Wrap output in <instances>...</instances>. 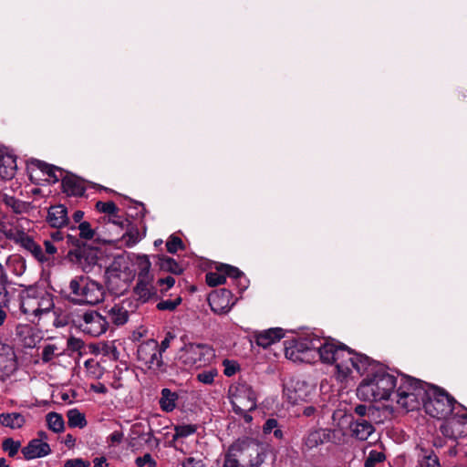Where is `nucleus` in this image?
<instances>
[{
    "mask_svg": "<svg viewBox=\"0 0 467 467\" xmlns=\"http://www.w3.org/2000/svg\"><path fill=\"white\" fill-rule=\"evenodd\" d=\"M369 358L368 356L357 352L335 338L324 337L320 361L324 364L334 365L337 378L340 379H345L353 368L363 375L364 368L369 366Z\"/></svg>",
    "mask_w": 467,
    "mask_h": 467,
    "instance_id": "nucleus-1",
    "label": "nucleus"
},
{
    "mask_svg": "<svg viewBox=\"0 0 467 467\" xmlns=\"http://www.w3.org/2000/svg\"><path fill=\"white\" fill-rule=\"evenodd\" d=\"M366 377L357 389L359 399L369 401L388 400L395 395L397 378L381 363L369 358V366L364 368Z\"/></svg>",
    "mask_w": 467,
    "mask_h": 467,
    "instance_id": "nucleus-2",
    "label": "nucleus"
},
{
    "mask_svg": "<svg viewBox=\"0 0 467 467\" xmlns=\"http://www.w3.org/2000/svg\"><path fill=\"white\" fill-rule=\"evenodd\" d=\"M51 242L57 245H65L67 254L63 258L79 267L84 273H89L102 257V251L98 246L87 244L76 235L56 229L50 233Z\"/></svg>",
    "mask_w": 467,
    "mask_h": 467,
    "instance_id": "nucleus-3",
    "label": "nucleus"
},
{
    "mask_svg": "<svg viewBox=\"0 0 467 467\" xmlns=\"http://www.w3.org/2000/svg\"><path fill=\"white\" fill-rule=\"evenodd\" d=\"M60 294L74 305H97L104 300L105 289L101 284L87 275H76Z\"/></svg>",
    "mask_w": 467,
    "mask_h": 467,
    "instance_id": "nucleus-4",
    "label": "nucleus"
},
{
    "mask_svg": "<svg viewBox=\"0 0 467 467\" xmlns=\"http://www.w3.org/2000/svg\"><path fill=\"white\" fill-rule=\"evenodd\" d=\"M400 376V384L395 391L396 402L407 411L424 407L430 384L403 373Z\"/></svg>",
    "mask_w": 467,
    "mask_h": 467,
    "instance_id": "nucleus-5",
    "label": "nucleus"
},
{
    "mask_svg": "<svg viewBox=\"0 0 467 467\" xmlns=\"http://www.w3.org/2000/svg\"><path fill=\"white\" fill-rule=\"evenodd\" d=\"M324 338L313 333L285 341V356L295 362L314 363L320 360Z\"/></svg>",
    "mask_w": 467,
    "mask_h": 467,
    "instance_id": "nucleus-6",
    "label": "nucleus"
},
{
    "mask_svg": "<svg viewBox=\"0 0 467 467\" xmlns=\"http://www.w3.org/2000/svg\"><path fill=\"white\" fill-rule=\"evenodd\" d=\"M226 454L236 467H260L266 457L264 447L250 438L235 441Z\"/></svg>",
    "mask_w": 467,
    "mask_h": 467,
    "instance_id": "nucleus-7",
    "label": "nucleus"
},
{
    "mask_svg": "<svg viewBox=\"0 0 467 467\" xmlns=\"http://www.w3.org/2000/svg\"><path fill=\"white\" fill-rule=\"evenodd\" d=\"M428 394L423 407L427 414L432 418L444 419L452 413L457 401L445 389L430 384Z\"/></svg>",
    "mask_w": 467,
    "mask_h": 467,
    "instance_id": "nucleus-8",
    "label": "nucleus"
},
{
    "mask_svg": "<svg viewBox=\"0 0 467 467\" xmlns=\"http://www.w3.org/2000/svg\"><path fill=\"white\" fill-rule=\"evenodd\" d=\"M180 360L188 367H202L214 357L212 347L202 343L184 344L180 349Z\"/></svg>",
    "mask_w": 467,
    "mask_h": 467,
    "instance_id": "nucleus-9",
    "label": "nucleus"
},
{
    "mask_svg": "<svg viewBox=\"0 0 467 467\" xmlns=\"http://www.w3.org/2000/svg\"><path fill=\"white\" fill-rule=\"evenodd\" d=\"M72 322L76 327L91 337H99L106 332L109 325L106 317L95 310L77 315Z\"/></svg>",
    "mask_w": 467,
    "mask_h": 467,
    "instance_id": "nucleus-10",
    "label": "nucleus"
},
{
    "mask_svg": "<svg viewBox=\"0 0 467 467\" xmlns=\"http://www.w3.org/2000/svg\"><path fill=\"white\" fill-rule=\"evenodd\" d=\"M137 358L150 369H161L164 365L162 356L158 353V342L155 339H148L140 343L137 349Z\"/></svg>",
    "mask_w": 467,
    "mask_h": 467,
    "instance_id": "nucleus-11",
    "label": "nucleus"
},
{
    "mask_svg": "<svg viewBox=\"0 0 467 467\" xmlns=\"http://www.w3.org/2000/svg\"><path fill=\"white\" fill-rule=\"evenodd\" d=\"M232 401H236L242 407H249V409H256L257 397L256 393L250 384L240 379L229 389Z\"/></svg>",
    "mask_w": 467,
    "mask_h": 467,
    "instance_id": "nucleus-12",
    "label": "nucleus"
},
{
    "mask_svg": "<svg viewBox=\"0 0 467 467\" xmlns=\"http://www.w3.org/2000/svg\"><path fill=\"white\" fill-rule=\"evenodd\" d=\"M207 300L212 311L218 315L228 313L235 304L231 290L226 288L210 293Z\"/></svg>",
    "mask_w": 467,
    "mask_h": 467,
    "instance_id": "nucleus-13",
    "label": "nucleus"
},
{
    "mask_svg": "<svg viewBox=\"0 0 467 467\" xmlns=\"http://www.w3.org/2000/svg\"><path fill=\"white\" fill-rule=\"evenodd\" d=\"M61 188L67 196L82 197L86 192L84 181L68 171L61 179Z\"/></svg>",
    "mask_w": 467,
    "mask_h": 467,
    "instance_id": "nucleus-14",
    "label": "nucleus"
},
{
    "mask_svg": "<svg viewBox=\"0 0 467 467\" xmlns=\"http://www.w3.org/2000/svg\"><path fill=\"white\" fill-rule=\"evenodd\" d=\"M47 223L53 228L61 229L70 223L67 208L64 204L51 205L46 218Z\"/></svg>",
    "mask_w": 467,
    "mask_h": 467,
    "instance_id": "nucleus-15",
    "label": "nucleus"
},
{
    "mask_svg": "<svg viewBox=\"0 0 467 467\" xmlns=\"http://www.w3.org/2000/svg\"><path fill=\"white\" fill-rule=\"evenodd\" d=\"M51 451L50 445L40 439H32L21 449V452L26 461L47 456Z\"/></svg>",
    "mask_w": 467,
    "mask_h": 467,
    "instance_id": "nucleus-16",
    "label": "nucleus"
},
{
    "mask_svg": "<svg viewBox=\"0 0 467 467\" xmlns=\"http://www.w3.org/2000/svg\"><path fill=\"white\" fill-rule=\"evenodd\" d=\"M17 368V361L15 351L7 344L0 343V372L3 375L9 376Z\"/></svg>",
    "mask_w": 467,
    "mask_h": 467,
    "instance_id": "nucleus-17",
    "label": "nucleus"
},
{
    "mask_svg": "<svg viewBox=\"0 0 467 467\" xmlns=\"http://www.w3.org/2000/svg\"><path fill=\"white\" fill-rule=\"evenodd\" d=\"M121 272L116 263L111 264L105 270V283L107 288L113 294H121L126 289V284L121 283Z\"/></svg>",
    "mask_w": 467,
    "mask_h": 467,
    "instance_id": "nucleus-18",
    "label": "nucleus"
},
{
    "mask_svg": "<svg viewBox=\"0 0 467 467\" xmlns=\"http://www.w3.org/2000/svg\"><path fill=\"white\" fill-rule=\"evenodd\" d=\"M307 388L305 381L297 379H290L284 384V394L287 400L292 403H296L298 400H303L306 397Z\"/></svg>",
    "mask_w": 467,
    "mask_h": 467,
    "instance_id": "nucleus-19",
    "label": "nucleus"
},
{
    "mask_svg": "<svg viewBox=\"0 0 467 467\" xmlns=\"http://www.w3.org/2000/svg\"><path fill=\"white\" fill-rule=\"evenodd\" d=\"M43 244L45 248L43 254L46 258L48 259V261L45 263L47 266H55L57 263L65 260L63 258V255L67 254V247L65 245L55 244L54 242H51L49 239L45 240Z\"/></svg>",
    "mask_w": 467,
    "mask_h": 467,
    "instance_id": "nucleus-20",
    "label": "nucleus"
},
{
    "mask_svg": "<svg viewBox=\"0 0 467 467\" xmlns=\"http://www.w3.org/2000/svg\"><path fill=\"white\" fill-rule=\"evenodd\" d=\"M285 337V331L281 327H272L254 335L255 343L264 348L270 347L272 344L279 341Z\"/></svg>",
    "mask_w": 467,
    "mask_h": 467,
    "instance_id": "nucleus-21",
    "label": "nucleus"
},
{
    "mask_svg": "<svg viewBox=\"0 0 467 467\" xmlns=\"http://www.w3.org/2000/svg\"><path fill=\"white\" fill-rule=\"evenodd\" d=\"M332 431L328 429L310 431L303 440L304 446L307 450L317 448L318 445L331 441Z\"/></svg>",
    "mask_w": 467,
    "mask_h": 467,
    "instance_id": "nucleus-22",
    "label": "nucleus"
},
{
    "mask_svg": "<svg viewBox=\"0 0 467 467\" xmlns=\"http://www.w3.org/2000/svg\"><path fill=\"white\" fill-rule=\"evenodd\" d=\"M32 164L47 176L46 179L49 183L58 182L66 174V171L53 164L47 163L40 160H34Z\"/></svg>",
    "mask_w": 467,
    "mask_h": 467,
    "instance_id": "nucleus-23",
    "label": "nucleus"
},
{
    "mask_svg": "<svg viewBox=\"0 0 467 467\" xmlns=\"http://www.w3.org/2000/svg\"><path fill=\"white\" fill-rule=\"evenodd\" d=\"M352 436L359 441H366L375 431L369 420L358 419L349 425Z\"/></svg>",
    "mask_w": 467,
    "mask_h": 467,
    "instance_id": "nucleus-24",
    "label": "nucleus"
},
{
    "mask_svg": "<svg viewBox=\"0 0 467 467\" xmlns=\"http://www.w3.org/2000/svg\"><path fill=\"white\" fill-rule=\"evenodd\" d=\"M179 400V394L177 392L171 391L168 388H164L161 391V398L159 400V404L162 411L164 412H171L176 408L177 400Z\"/></svg>",
    "mask_w": 467,
    "mask_h": 467,
    "instance_id": "nucleus-25",
    "label": "nucleus"
},
{
    "mask_svg": "<svg viewBox=\"0 0 467 467\" xmlns=\"http://www.w3.org/2000/svg\"><path fill=\"white\" fill-rule=\"evenodd\" d=\"M16 169V160L13 155L0 151V175L4 179L14 177Z\"/></svg>",
    "mask_w": 467,
    "mask_h": 467,
    "instance_id": "nucleus-26",
    "label": "nucleus"
},
{
    "mask_svg": "<svg viewBox=\"0 0 467 467\" xmlns=\"http://www.w3.org/2000/svg\"><path fill=\"white\" fill-rule=\"evenodd\" d=\"M158 265L161 270L169 272L173 275H181L183 273V267L172 257L161 254L158 255Z\"/></svg>",
    "mask_w": 467,
    "mask_h": 467,
    "instance_id": "nucleus-27",
    "label": "nucleus"
},
{
    "mask_svg": "<svg viewBox=\"0 0 467 467\" xmlns=\"http://www.w3.org/2000/svg\"><path fill=\"white\" fill-rule=\"evenodd\" d=\"M26 422L25 417L18 412L1 413L0 424L10 429H19Z\"/></svg>",
    "mask_w": 467,
    "mask_h": 467,
    "instance_id": "nucleus-28",
    "label": "nucleus"
},
{
    "mask_svg": "<svg viewBox=\"0 0 467 467\" xmlns=\"http://www.w3.org/2000/svg\"><path fill=\"white\" fill-rule=\"evenodd\" d=\"M125 227L127 229L125 234L122 235V240L127 247H132L140 240L139 228L128 220H126Z\"/></svg>",
    "mask_w": 467,
    "mask_h": 467,
    "instance_id": "nucleus-29",
    "label": "nucleus"
},
{
    "mask_svg": "<svg viewBox=\"0 0 467 467\" xmlns=\"http://www.w3.org/2000/svg\"><path fill=\"white\" fill-rule=\"evenodd\" d=\"M110 320L116 326H122L128 322L129 312L121 306L114 305L109 311Z\"/></svg>",
    "mask_w": 467,
    "mask_h": 467,
    "instance_id": "nucleus-30",
    "label": "nucleus"
},
{
    "mask_svg": "<svg viewBox=\"0 0 467 467\" xmlns=\"http://www.w3.org/2000/svg\"><path fill=\"white\" fill-rule=\"evenodd\" d=\"M46 420L47 427L55 433L62 432L65 430V421L61 414L51 411L47 414Z\"/></svg>",
    "mask_w": 467,
    "mask_h": 467,
    "instance_id": "nucleus-31",
    "label": "nucleus"
},
{
    "mask_svg": "<svg viewBox=\"0 0 467 467\" xmlns=\"http://www.w3.org/2000/svg\"><path fill=\"white\" fill-rule=\"evenodd\" d=\"M67 424L70 428L83 429L87 426V420L84 413L78 409H71L67 412Z\"/></svg>",
    "mask_w": 467,
    "mask_h": 467,
    "instance_id": "nucleus-32",
    "label": "nucleus"
},
{
    "mask_svg": "<svg viewBox=\"0 0 467 467\" xmlns=\"http://www.w3.org/2000/svg\"><path fill=\"white\" fill-rule=\"evenodd\" d=\"M153 279L150 278H138L137 284L134 287V293L139 296L140 300L146 303L150 300V290Z\"/></svg>",
    "mask_w": 467,
    "mask_h": 467,
    "instance_id": "nucleus-33",
    "label": "nucleus"
},
{
    "mask_svg": "<svg viewBox=\"0 0 467 467\" xmlns=\"http://www.w3.org/2000/svg\"><path fill=\"white\" fill-rule=\"evenodd\" d=\"M4 203L10 207L15 213L21 214L26 213L28 209L29 203L16 199L14 196L5 195L3 198Z\"/></svg>",
    "mask_w": 467,
    "mask_h": 467,
    "instance_id": "nucleus-34",
    "label": "nucleus"
},
{
    "mask_svg": "<svg viewBox=\"0 0 467 467\" xmlns=\"http://www.w3.org/2000/svg\"><path fill=\"white\" fill-rule=\"evenodd\" d=\"M70 229H78L79 233L76 236L80 240L85 241L87 244H89L88 242L91 241L95 236V231L91 228L90 223L87 221L81 222L78 227L72 225Z\"/></svg>",
    "mask_w": 467,
    "mask_h": 467,
    "instance_id": "nucleus-35",
    "label": "nucleus"
},
{
    "mask_svg": "<svg viewBox=\"0 0 467 467\" xmlns=\"http://www.w3.org/2000/svg\"><path fill=\"white\" fill-rule=\"evenodd\" d=\"M138 266H139V274L138 278H150L153 279V275H150V270L151 264L148 255L142 254L139 255L137 259Z\"/></svg>",
    "mask_w": 467,
    "mask_h": 467,
    "instance_id": "nucleus-36",
    "label": "nucleus"
},
{
    "mask_svg": "<svg viewBox=\"0 0 467 467\" xmlns=\"http://www.w3.org/2000/svg\"><path fill=\"white\" fill-rule=\"evenodd\" d=\"M96 209L99 212L107 214L109 217H118V213L119 212V207L112 201H109V202L99 201L96 203Z\"/></svg>",
    "mask_w": 467,
    "mask_h": 467,
    "instance_id": "nucleus-37",
    "label": "nucleus"
},
{
    "mask_svg": "<svg viewBox=\"0 0 467 467\" xmlns=\"http://www.w3.org/2000/svg\"><path fill=\"white\" fill-rule=\"evenodd\" d=\"M195 424H182L174 427L175 433L173 434V441L181 438H186L194 434L197 431Z\"/></svg>",
    "mask_w": 467,
    "mask_h": 467,
    "instance_id": "nucleus-38",
    "label": "nucleus"
},
{
    "mask_svg": "<svg viewBox=\"0 0 467 467\" xmlns=\"http://www.w3.org/2000/svg\"><path fill=\"white\" fill-rule=\"evenodd\" d=\"M215 268L216 271L223 273L225 278L230 277L234 281L244 275L238 267L227 264H219Z\"/></svg>",
    "mask_w": 467,
    "mask_h": 467,
    "instance_id": "nucleus-39",
    "label": "nucleus"
},
{
    "mask_svg": "<svg viewBox=\"0 0 467 467\" xmlns=\"http://www.w3.org/2000/svg\"><path fill=\"white\" fill-rule=\"evenodd\" d=\"M21 448V441H15L13 438H5L2 441V449L5 452H7L8 456L14 458L19 449Z\"/></svg>",
    "mask_w": 467,
    "mask_h": 467,
    "instance_id": "nucleus-40",
    "label": "nucleus"
},
{
    "mask_svg": "<svg viewBox=\"0 0 467 467\" xmlns=\"http://www.w3.org/2000/svg\"><path fill=\"white\" fill-rule=\"evenodd\" d=\"M182 302V296H178L174 299H166L160 301L156 308L159 311H174Z\"/></svg>",
    "mask_w": 467,
    "mask_h": 467,
    "instance_id": "nucleus-41",
    "label": "nucleus"
},
{
    "mask_svg": "<svg viewBox=\"0 0 467 467\" xmlns=\"http://www.w3.org/2000/svg\"><path fill=\"white\" fill-rule=\"evenodd\" d=\"M385 459L384 452L371 450L365 460L364 467H376L377 463L384 462Z\"/></svg>",
    "mask_w": 467,
    "mask_h": 467,
    "instance_id": "nucleus-42",
    "label": "nucleus"
},
{
    "mask_svg": "<svg viewBox=\"0 0 467 467\" xmlns=\"http://www.w3.org/2000/svg\"><path fill=\"white\" fill-rule=\"evenodd\" d=\"M206 284L211 287H215L226 282L225 275L221 272H209L205 275Z\"/></svg>",
    "mask_w": 467,
    "mask_h": 467,
    "instance_id": "nucleus-43",
    "label": "nucleus"
},
{
    "mask_svg": "<svg viewBox=\"0 0 467 467\" xmlns=\"http://www.w3.org/2000/svg\"><path fill=\"white\" fill-rule=\"evenodd\" d=\"M166 248L170 254H175L178 250H184L185 245L179 236L171 234L166 242Z\"/></svg>",
    "mask_w": 467,
    "mask_h": 467,
    "instance_id": "nucleus-44",
    "label": "nucleus"
},
{
    "mask_svg": "<svg viewBox=\"0 0 467 467\" xmlns=\"http://www.w3.org/2000/svg\"><path fill=\"white\" fill-rule=\"evenodd\" d=\"M233 410L236 415L242 417L245 423H250L253 420V417L248 413L254 409H249V407H242L236 401H231Z\"/></svg>",
    "mask_w": 467,
    "mask_h": 467,
    "instance_id": "nucleus-45",
    "label": "nucleus"
},
{
    "mask_svg": "<svg viewBox=\"0 0 467 467\" xmlns=\"http://www.w3.org/2000/svg\"><path fill=\"white\" fill-rule=\"evenodd\" d=\"M9 263L12 266L13 272L16 275H21L26 271V261L23 257H21V256L14 257L13 259L9 260Z\"/></svg>",
    "mask_w": 467,
    "mask_h": 467,
    "instance_id": "nucleus-46",
    "label": "nucleus"
},
{
    "mask_svg": "<svg viewBox=\"0 0 467 467\" xmlns=\"http://www.w3.org/2000/svg\"><path fill=\"white\" fill-rule=\"evenodd\" d=\"M420 464L421 467H441L439 458L433 451L425 455Z\"/></svg>",
    "mask_w": 467,
    "mask_h": 467,
    "instance_id": "nucleus-47",
    "label": "nucleus"
},
{
    "mask_svg": "<svg viewBox=\"0 0 467 467\" xmlns=\"http://www.w3.org/2000/svg\"><path fill=\"white\" fill-rule=\"evenodd\" d=\"M217 375L215 369L206 370L197 375L198 381L204 384H212L214 381V378Z\"/></svg>",
    "mask_w": 467,
    "mask_h": 467,
    "instance_id": "nucleus-48",
    "label": "nucleus"
},
{
    "mask_svg": "<svg viewBox=\"0 0 467 467\" xmlns=\"http://www.w3.org/2000/svg\"><path fill=\"white\" fill-rule=\"evenodd\" d=\"M138 467H156L157 462L150 453H145L141 457H138L135 461Z\"/></svg>",
    "mask_w": 467,
    "mask_h": 467,
    "instance_id": "nucleus-49",
    "label": "nucleus"
},
{
    "mask_svg": "<svg viewBox=\"0 0 467 467\" xmlns=\"http://www.w3.org/2000/svg\"><path fill=\"white\" fill-rule=\"evenodd\" d=\"M57 349V346L53 344H48L44 347L41 358L44 363L50 362L55 355V351Z\"/></svg>",
    "mask_w": 467,
    "mask_h": 467,
    "instance_id": "nucleus-50",
    "label": "nucleus"
},
{
    "mask_svg": "<svg viewBox=\"0 0 467 467\" xmlns=\"http://www.w3.org/2000/svg\"><path fill=\"white\" fill-rule=\"evenodd\" d=\"M90 462L82 458L68 459L65 462L64 467H89Z\"/></svg>",
    "mask_w": 467,
    "mask_h": 467,
    "instance_id": "nucleus-51",
    "label": "nucleus"
},
{
    "mask_svg": "<svg viewBox=\"0 0 467 467\" xmlns=\"http://www.w3.org/2000/svg\"><path fill=\"white\" fill-rule=\"evenodd\" d=\"M175 338V335L171 332H167L165 335L164 339L161 341V345L158 344V353H161V356H162V353L166 351L167 348H170L171 340Z\"/></svg>",
    "mask_w": 467,
    "mask_h": 467,
    "instance_id": "nucleus-52",
    "label": "nucleus"
},
{
    "mask_svg": "<svg viewBox=\"0 0 467 467\" xmlns=\"http://www.w3.org/2000/svg\"><path fill=\"white\" fill-rule=\"evenodd\" d=\"M29 253H31L35 259L41 264H45L46 262L48 261V259L46 258V256L43 254L42 247L38 244H36Z\"/></svg>",
    "mask_w": 467,
    "mask_h": 467,
    "instance_id": "nucleus-53",
    "label": "nucleus"
},
{
    "mask_svg": "<svg viewBox=\"0 0 467 467\" xmlns=\"http://www.w3.org/2000/svg\"><path fill=\"white\" fill-rule=\"evenodd\" d=\"M182 467H206L201 458L188 457L182 462Z\"/></svg>",
    "mask_w": 467,
    "mask_h": 467,
    "instance_id": "nucleus-54",
    "label": "nucleus"
},
{
    "mask_svg": "<svg viewBox=\"0 0 467 467\" xmlns=\"http://www.w3.org/2000/svg\"><path fill=\"white\" fill-rule=\"evenodd\" d=\"M67 348L71 351H80L84 348V342L74 337H70L67 339Z\"/></svg>",
    "mask_w": 467,
    "mask_h": 467,
    "instance_id": "nucleus-55",
    "label": "nucleus"
},
{
    "mask_svg": "<svg viewBox=\"0 0 467 467\" xmlns=\"http://www.w3.org/2000/svg\"><path fill=\"white\" fill-rule=\"evenodd\" d=\"M278 426H279V423H278L277 420H275L274 418H270V419L266 420L265 422L264 423L263 432L265 434H269V433L273 432V431Z\"/></svg>",
    "mask_w": 467,
    "mask_h": 467,
    "instance_id": "nucleus-56",
    "label": "nucleus"
},
{
    "mask_svg": "<svg viewBox=\"0 0 467 467\" xmlns=\"http://www.w3.org/2000/svg\"><path fill=\"white\" fill-rule=\"evenodd\" d=\"M223 366H224L223 372H224V375H226L227 377H231V376L234 375L239 368L238 365H236L235 363H232L228 359H225L223 361Z\"/></svg>",
    "mask_w": 467,
    "mask_h": 467,
    "instance_id": "nucleus-57",
    "label": "nucleus"
},
{
    "mask_svg": "<svg viewBox=\"0 0 467 467\" xmlns=\"http://www.w3.org/2000/svg\"><path fill=\"white\" fill-rule=\"evenodd\" d=\"M159 285H166L167 287L165 289H161V292L164 294L168 289L171 288L175 284L174 277L169 275L164 278H160L157 282Z\"/></svg>",
    "mask_w": 467,
    "mask_h": 467,
    "instance_id": "nucleus-58",
    "label": "nucleus"
},
{
    "mask_svg": "<svg viewBox=\"0 0 467 467\" xmlns=\"http://www.w3.org/2000/svg\"><path fill=\"white\" fill-rule=\"evenodd\" d=\"M368 411H373V407L367 406L364 404H358L354 408V412L359 417H364L368 414Z\"/></svg>",
    "mask_w": 467,
    "mask_h": 467,
    "instance_id": "nucleus-59",
    "label": "nucleus"
},
{
    "mask_svg": "<svg viewBox=\"0 0 467 467\" xmlns=\"http://www.w3.org/2000/svg\"><path fill=\"white\" fill-rule=\"evenodd\" d=\"M22 241V244H20L24 249H26V251L30 252V250H32V248L34 247V245L36 244L33 237L28 235L26 237L24 238V240H21Z\"/></svg>",
    "mask_w": 467,
    "mask_h": 467,
    "instance_id": "nucleus-60",
    "label": "nucleus"
},
{
    "mask_svg": "<svg viewBox=\"0 0 467 467\" xmlns=\"http://www.w3.org/2000/svg\"><path fill=\"white\" fill-rule=\"evenodd\" d=\"M212 467H236V465L235 462H232V460L225 453L223 462H216L215 465Z\"/></svg>",
    "mask_w": 467,
    "mask_h": 467,
    "instance_id": "nucleus-61",
    "label": "nucleus"
},
{
    "mask_svg": "<svg viewBox=\"0 0 467 467\" xmlns=\"http://www.w3.org/2000/svg\"><path fill=\"white\" fill-rule=\"evenodd\" d=\"M123 439V433L119 431H113L109 436V440L111 442V444H119L121 442Z\"/></svg>",
    "mask_w": 467,
    "mask_h": 467,
    "instance_id": "nucleus-62",
    "label": "nucleus"
},
{
    "mask_svg": "<svg viewBox=\"0 0 467 467\" xmlns=\"http://www.w3.org/2000/svg\"><path fill=\"white\" fill-rule=\"evenodd\" d=\"M235 282L236 285L241 291L245 290L249 285V279L245 276V275H244L243 277H238Z\"/></svg>",
    "mask_w": 467,
    "mask_h": 467,
    "instance_id": "nucleus-63",
    "label": "nucleus"
},
{
    "mask_svg": "<svg viewBox=\"0 0 467 467\" xmlns=\"http://www.w3.org/2000/svg\"><path fill=\"white\" fill-rule=\"evenodd\" d=\"M27 236V234L25 233L24 230H16L15 234V239H12L11 241H14L16 244H21L22 241L25 237Z\"/></svg>",
    "mask_w": 467,
    "mask_h": 467,
    "instance_id": "nucleus-64",
    "label": "nucleus"
}]
</instances>
